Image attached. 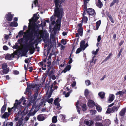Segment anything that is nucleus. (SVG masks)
<instances>
[{
	"label": "nucleus",
	"mask_w": 126,
	"mask_h": 126,
	"mask_svg": "<svg viewBox=\"0 0 126 126\" xmlns=\"http://www.w3.org/2000/svg\"><path fill=\"white\" fill-rule=\"evenodd\" d=\"M36 13L29 20L28 29L24 37L25 39H49V34L45 30H40L36 22L39 18Z\"/></svg>",
	"instance_id": "obj_1"
},
{
	"label": "nucleus",
	"mask_w": 126,
	"mask_h": 126,
	"mask_svg": "<svg viewBox=\"0 0 126 126\" xmlns=\"http://www.w3.org/2000/svg\"><path fill=\"white\" fill-rule=\"evenodd\" d=\"M55 10L56 9L54 10L55 15L57 17L58 19L56 22H55L54 20H53L52 21L51 23V24L53 25H54L55 23H56L53 29L54 33L55 34L58 31H59L60 30L61 27V23L62 17V15L60 13V10H59L60 13V15L59 16H58L55 13Z\"/></svg>",
	"instance_id": "obj_2"
},
{
	"label": "nucleus",
	"mask_w": 126,
	"mask_h": 126,
	"mask_svg": "<svg viewBox=\"0 0 126 126\" xmlns=\"http://www.w3.org/2000/svg\"><path fill=\"white\" fill-rule=\"evenodd\" d=\"M45 43L44 48L47 46V51H49L51 48L55 45L56 40H42Z\"/></svg>",
	"instance_id": "obj_3"
},
{
	"label": "nucleus",
	"mask_w": 126,
	"mask_h": 126,
	"mask_svg": "<svg viewBox=\"0 0 126 126\" xmlns=\"http://www.w3.org/2000/svg\"><path fill=\"white\" fill-rule=\"evenodd\" d=\"M21 107V102H18V100H16L15 101V103L14 104L13 107L12 108L9 107L8 108V113H11V111L15 112L16 111V109H19Z\"/></svg>",
	"instance_id": "obj_4"
},
{
	"label": "nucleus",
	"mask_w": 126,
	"mask_h": 126,
	"mask_svg": "<svg viewBox=\"0 0 126 126\" xmlns=\"http://www.w3.org/2000/svg\"><path fill=\"white\" fill-rule=\"evenodd\" d=\"M53 0L55 3V6L56 7L55 13L58 16H59L60 13L59 6L60 7V5L64 1L63 0Z\"/></svg>",
	"instance_id": "obj_5"
},
{
	"label": "nucleus",
	"mask_w": 126,
	"mask_h": 126,
	"mask_svg": "<svg viewBox=\"0 0 126 126\" xmlns=\"http://www.w3.org/2000/svg\"><path fill=\"white\" fill-rule=\"evenodd\" d=\"M33 40H30L28 43H25V46L26 48L28 49H30L33 48L34 47V45L35 43L32 42V41Z\"/></svg>",
	"instance_id": "obj_6"
},
{
	"label": "nucleus",
	"mask_w": 126,
	"mask_h": 126,
	"mask_svg": "<svg viewBox=\"0 0 126 126\" xmlns=\"http://www.w3.org/2000/svg\"><path fill=\"white\" fill-rule=\"evenodd\" d=\"M119 107V106L117 107L114 106L112 108H108L106 112L109 114L114 112L116 111H117Z\"/></svg>",
	"instance_id": "obj_7"
},
{
	"label": "nucleus",
	"mask_w": 126,
	"mask_h": 126,
	"mask_svg": "<svg viewBox=\"0 0 126 126\" xmlns=\"http://www.w3.org/2000/svg\"><path fill=\"white\" fill-rule=\"evenodd\" d=\"M83 12L85 14L87 13L88 14L91 16H93L96 14L95 10L91 8H88L87 10H84Z\"/></svg>",
	"instance_id": "obj_8"
},
{
	"label": "nucleus",
	"mask_w": 126,
	"mask_h": 126,
	"mask_svg": "<svg viewBox=\"0 0 126 126\" xmlns=\"http://www.w3.org/2000/svg\"><path fill=\"white\" fill-rule=\"evenodd\" d=\"M61 99H60L59 97L56 98L54 100V104L56 106H57L58 109H61L62 108L60 106V104L59 103Z\"/></svg>",
	"instance_id": "obj_9"
},
{
	"label": "nucleus",
	"mask_w": 126,
	"mask_h": 126,
	"mask_svg": "<svg viewBox=\"0 0 126 126\" xmlns=\"http://www.w3.org/2000/svg\"><path fill=\"white\" fill-rule=\"evenodd\" d=\"M27 32H27H24L23 31H19L18 33V35H17L16 36V38H17L19 37L20 38L22 37L23 36V34H24L25 35V33ZM25 35L23 36V37L21 38H20L18 39H25V38L24 37V36Z\"/></svg>",
	"instance_id": "obj_10"
},
{
	"label": "nucleus",
	"mask_w": 126,
	"mask_h": 126,
	"mask_svg": "<svg viewBox=\"0 0 126 126\" xmlns=\"http://www.w3.org/2000/svg\"><path fill=\"white\" fill-rule=\"evenodd\" d=\"M85 41L84 40H82L80 43V47L82 48L83 50H84L85 48L87 47L88 45L87 43H86L85 45Z\"/></svg>",
	"instance_id": "obj_11"
},
{
	"label": "nucleus",
	"mask_w": 126,
	"mask_h": 126,
	"mask_svg": "<svg viewBox=\"0 0 126 126\" xmlns=\"http://www.w3.org/2000/svg\"><path fill=\"white\" fill-rule=\"evenodd\" d=\"M87 105L90 108H92L95 106V102L92 100L90 99L87 103Z\"/></svg>",
	"instance_id": "obj_12"
},
{
	"label": "nucleus",
	"mask_w": 126,
	"mask_h": 126,
	"mask_svg": "<svg viewBox=\"0 0 126 126\" xmlns=\"http://www.w3.org/2000/svg\"><path fill=\"white\" fill-rule=\"evenodd\" d=\"M13 17V16L11 14L10 12L8 13L5 16L6 19L9 21H11Z\"/></svg>",
	"instance_id": "obj_13"
},
{
	"label": "nucleus",
	"mask_w": 126,
	"mask_h": 126,
	"mask_svg": "<svg viewBox=\"0 0 126 126\" xmlns=\"http://www.w3.org/2000/svg\"><path fill=\"white\" fill-rule=\"evenodd\" d=\"M38 120L40 121H41L44 120L45 118L44 115L43 114H40L38 115L37 117Z\"/></svg>",
	"instance_id": "obj_14"
},
{
	"label": "nucleus",
	"mask_w": 126,
	"mask_h": 126,
	"mask_svg": "<svg viewBox=\"0 0 126 126\" xmlns=\"http://www.w3.org/2000/svg\"><path fill=\"white\" fill-rule=\"evenodd\" d=\"M78 32L79 33L81 34L82 35L83 29L82 26V24L81 23L78 24Z\"/></svg>",
	"instance_id": "obj_15"
},
{
	"label": "nucleus",
	"mask_w": 126,
	"mask_h": 126,
	"mask_svg": "<svg viewBox=\"0 0 126 126\" xmlns=\"http://www.w3.org/2000/svg\"><path fill=\"white\" fill-rule=\"evenodd\" d=\"M14 57V55L13 54H7L5 57V59L8 60H11L12 58Z\"/></svg>",
	"instance_id": "obj_16"
},
{
	"label": "nucleus",
	"mask_w": 126,
	"mask_h": 126,
	"mask_svg": "<svg viewBox=\"0 0 126 126\" xmlns=\"http://www.w3.org/2000/svg\"><path fill=\"white\" fill-rule=\"evenodd\" d=\"M65 116L64 115L60 114L58 116V119L61 122H65Z\"/></svg>",
	"instance_id": "obj_17"
},
{
	"label": "nucleus",
	"mask_w": 126,
	"mask_h": 126,
	"mask_svg": "<svg viewBox=\"0 0 126 126\" xmlns=\"http://www.w3.org/2000/svg\"><path fill=\"white\" fill-rule=\"evenodd\" d=\"M126 111V108H123L119 112V115L122 117H124Z\"/></svg>",
	"instance_id": "obj_18"
},
{
	"label": "nucleus",
	"mask_w": 126,
	"mask_h": 126,
	"mask_svg": "<svg viewBox=\"0 0 126 126\" xmlns=\"http://www.w3.org/2000/svg\"><path fill=\"white\" fill-rule=\"evenodd\" d=\"M27 113V112H25V110H24L22 111H21L20 110H19L18 111L17 114L18 116H23L26 115Z\"/></svg>",
	"instance_id": "obj_19"
},
{
	"label": "nucleus",
	"mask_w": 126,
	"mask_h": 126,
	"mask_svg": "<svg viewBox=\"0 0 126 126\" xmlns=\"http://www.w3.org/2000/svg\"><path fill=\"white\" fill-rule=\"evenodd\" d=\"M101 21L100 20L97 21L96 23V27H94V29L95 30H97L101 24Z\"/></svg>",
	"instance_id": "obj_20"
},
{
	"label": "nucleus",
	"mask_w": 126,
	"mask_h": 126,
	"mask_svg": "<svg viewBox=\"0 0 126 126\" xmlns=\"http://www.w3.org/2000/svg\"><path fill=\"white\" fill-rule=\"evenodd\" d=\"M23 119L22 118H20L18 120V122L16 125V126H23Z\"/></svg>",
	"instance_id": "obj_21"
},
{
	"label": "nucleus",
	"mask_w": 126,
	"mask_h": 126,
	"mask_svg": "<svg viewBox=\"0 0 126 126\" xmlns=\"http://www.w3.org/2000/svg\"><path fill=\"white\" fill-rule=\"evenodd\" d=\"M71 67L70 65L69 64L67 65L63 71L64 73H66L67 71L69 70Z\"/></svg>",
	"instance_id": "obj_22"
},
{
	"label": "nucleus",
	"mask_w": 126,
	"mask_h": 126,
	"mask_svg": "<svg viewBox=\"0 0 126 126\" xmlns=\"http://www.w3.org/2000/svg\"><path fill=\"white\" fill-rule=\"evenodd\" d=\"M11 113H9L8 112H5L1 116L2 118H8L9 116Z\"/></svg>",
	"instance_id": "obj_23"
},
{
	"label": "nucleus",
	"mask_w": 126,
	"mask_h": 126,
	"mask_svg": "<svg viewBox=\"0 0 126 126\" xmlns=\"http://www.w3.org/2000/svg\"><path fill=\"white\" fill-rule=\"evenodd\" d=\"M7 104H4L2 107L1 110V112L2 113H4L6 109Z\"/></svg>",
	"instance_id": "obj_24"
},
{
	"label": "nucleus",
	"mask_w": 126,
	"mask_h": 126,
	"mask_svg": "<svg viewBox=\"0 0 126 126\" xmlns=\"http://www.w3.org/2000/svg\"><path fill=\"white\" fill-rule=\"evenodd\" d=\"M85 14V13H84V12H83L82 15L83 16L82 19V20L84 22L86 23H87L88 20V18L87 17L84 16Z\"/></svg>",
	"instance_id": "obj_25"
},
{
	"label": "nucleus",
	"mask_w": 126,
	"mask_h": 126,
	"mask_svg": "<svg viewBox=\"0 0 126 126\" xmlns=\"http://www.w3.org/2000/svg\"><path fill=\"white\" fill-rule=\"evenodd\" d=\"M28 51V50L26 48L22 50L21 52L22 54L24 56H26V57H27V56H26V55Z\"/></svg>",
	"instance_id": "obj_26"
},
{
	"label": "nucleus",
	"mask_w": 126,
	"mask_h": 126,
	"mask_svg": "<svg viewBox=\"0 0 126 126\" xmlns=\"http://www.w3.org/2000/svg\"><path fill=\"white\" fill-rule=\"evenodd\" d=\"M10 26L12 27H16L17 26L18 24L17 22L13 21L11 22Z\"/></svg>",
	"instance_id": "obj_27"
},
{
	"label": "nucleus",
	"mask_w": 126,
	"mask_h": 126,
	"mask_svg": "<svg viewBox=\"0 0 126 126\" xmlns=\"http://www.w3.org/2000/svg\"><path fill=\"white\" fill-rule=\"evenodd\" d=\"M12 34L9 33L8 34H5L4 35V38L5 39H10L11 37H12Z\"/></svg>",
	"instance_id": "obj_28"
},
{
	"label": "nucleus",
	"mask_w": 126,
	"mask_h": 126,
	"mask_svg": "<svg viewBox=\"0 0 126 126\" xmlns=\"http://www.w3.org/2000/svg\"><path fill=\"white\" fill-rule=\"evenodd\" d=\"M103 4L100 0H98L96 6L99 8H101L103 6Z\"/></svg>",
	"instance_id": "obj_29"
},
{
	"label": "nucleus",
	"mask_w": 126,
	"mask_h": 126,
	"mask_svg": "<svg viewBox=\"0 0 126 126\" xmlns=\"http://www.w3.org/2000/svg\"><path fill=\"white\" fill-rule=\"evenodd\" d=\"M81 107L82 108V110L83 111H86L87 109V107L86 104H83L81 105Z\"/></svg>",
	"instance_id": "obj_30"
},
{
	"label": "nucleus",
	"mask_w": 126,
	"mask_h": 126,
	"mask_svg": "<svg viewBox=\"0 0 126 126\" xmlns=\"http://www.w3.org/2000/svg\"><path fill=\"white\" fill-rule=\"evenodd\" d=\"M115 96L113 94H111L109 96V101L110 102H112L114 99Z\"/></svg>",
	"instance_id": "obj_31"
},
{
	"label": "nucleus",
	"mask_w": 126,
	"mask_h": 126,
	"mask_svg": "<svg viewBox=\"0 0 126 126\" xmlns=\"http://www.w3.org/2000/svg\"><path fill=\"white\" fill-rule=\"evenodd\" d=\"M119 0H114L111 3L110 5V7L112 6L114 4L117 3V4L119 2Z\"/></svg>",
	"instance_id": "obj_32"
},
{
	"label": "nucleus",
	"mask_w": 126,
	"mask_h": 126,
	"mask_svg": "<svg viewBox=\"0 0 126 126\" xmlns=\"http://www.w3.org/2000/svg\"><path fill=\"white\" fill-rule=\"evenodd\" d=\"M37 108V107L36 106H35V105H34V104H33L32 106L31 110H33L34 109H35L34 111L35 112V113L36 112H37V110L39 109H38V108H37L38 109L37 110L36 108Z\"/></svg>",
	"instance_id": "obj_33"
},
{
	"label": "nucleus",
	"mask_w": 126,
	"mask_h": 126,
	"mask_svg": "<svg viewBox=\"0 0 126 126\" xmlns=\"http://www.w3.org/2000/svg\"><path fill=\"white\" fill-rule=\"evenodd\" d=\"M98 95L101 99H103L104 98L105 96V94L104 92H101L99 93Z\"/></svg>",
	"instance_id": "obj_34"
},
{
	"label": "nucleus",
	"mask_w": 126,
	"mask_h": 126,
	"mask_svg": "<svg viewBox=\"0 0 126 126\" xmlns=\"http://www.w3.org/2000/svg\"><path fill=\"white\" fill-rule=\"evenodd\" d=\"M84 1V4L82 5V7L84 8V10H87V3H88V2H86V1Z\"/></svg>",
	"instance_id": "obj_35"
},
{
	"label": "nucleus",
	"mask_w": 126,
	"mask_h": 126,
	"mask_svg": "<svg viewBox=\"0 0 126 126\" xmlns=\"http://www.w3.org/2000/svg\"><path fill=\"white\" fill-rule=\"evenodd\" d=\"M37 98L34 97H32L31 100V102L32 103V104H34V105H35L36 103V99Z\"/></svg>",
	"instance_id": "obj_36"
},
{
	"label": "nucleus",
	"mask_w": 126,
	"mask_h": 126,
	"mask_svg": "<svg viewBox=\"0 0 126 126\" xmlns=\"http://www.w3.org/2000/svg\"><path fill=\"white\" fill-rule=\"evenodd\" d=\"M47 74V75L49 77L51 78V75H52L54 74V72H53V70H52L51 71L49 72Z\"/></svg>",
	"instance_id": "obj_37"
},
{
	"label": "nucleus",
	"mask_w": 126,
	"mask_h": 126,
	"mask_svg": "<svg viewBox=\"0 0 126 126\" xmlns=\"http://www.w3.org/2000/svg\"><path fill=\"white\" fill-rule=\"evenodd\" d=\"M29 50H30L29 52L31 54H32L34 52L35 50V48L34 47L30 49H29Z\"/></svg>",
	"instance_id": "obj_38"
},
{
	"label": "nucleus",
	"mask_w": 126,
	"mask_h": 126,
	"mask_svg": "<svg viewBox=\"0 0 126 126\" xmlns=\"http://www.w3.org/2000/svg\"><path fill=\"white\" fill-rule=\"evenodd\" d=\"M9 69L8 68H6L2 70V72L3 74H6L9 72Z\"/></svg>",
	"instance_id": "obj_39"
},
{
	"label": "nucleus",
	"mask_w": 126,
	"mask_h": 126,
	"mask_svg": "<svg viewBox=\"0 0 126 126\" xmlns=\"http://www.w3.org/2000/svg\"><path fill=\"white\" fill-rule=\"evenodd\" d=\"M108 17L111 22L112 23H114V21L112 16L111 15H109L108 16Z\"/></svg>",
	"instance_id": "obj_40"
},
{
	"label": "nucleus",
	"mask_w": 126,
	"mask_h": 126,
	"mask_svg": "<svg viewBox=\"0 0 126 126\" xmlns=\"http://www.w3.org/2000/svg\"><path fill=\"white\" fill-rule=\"evenodd\" d=\"M57 117L55 116H54L52 118V122L53 123H55L57 121Z\"/></svg>",
	"instance_id": "obj_41"
},
{
	"label": "nucleus",
	"mask_w": 126,
	"mask_h": 126,
	"mask_svg": "<svg viewBox=\"0 0 126 126\" xmlns=\"http://www.w3.org/2000/svg\"><path fill=\"white\" fill-rule=\"evenodd\" d=\"M96 59H95V55L93 57L91 61H90L91 63H94V64H95L96 61Z\"/></svg>",
	"instance_id": "obj_42"
},
{
	"label": "nucleus",
	"mask_w": 126,
	"mask_h": 126,
	"mask_svg": "<svg viewBox=\"0 0 126 126\" xmlns=\"http://www.w3.org/2000/svg\"><path fill=\"white\" fill-rule=\"evenodd\" d=\"M96 108L97 110L99 112H100L101 111L102 108L99 105H95Z\"/></svg>",
	"instance_id": "obj_43"
},
{
	"label": "nucleus",
	"mask_w": 126,
	"mask_h": 126,
	"mask_svg": "<svg viewBox=\"0 0 126 126\" xmlns=\"http://www.w3.org/2000/svg\"><path fill=\"white\" fill-rule=\"evenodd\" d=\"M19 47L18 45V43H16L15 44V45L13 46L12 47L13 49H16L18 48Z\"/></svg>",
	"instance_id": "obj_44"
},
{
	"label": "nucleus",
	"mask_w": 126,
	"mask_h": 126,
	"mask_svg": "<svg viewBox=\"0 0 126 126\" xmlns=\"http://www.w3.org/2000/svg\"><path fill=\"white\" fill-rule=\"evenodd\" d=\"M53 100V99L52 98H51L49 99H46L45 100V101H47L48 103L49 104H52Z\"/></svg>",
	"instance_id": "obj_45"
},
{
	"label": "nucleus",
	"mask_w": 126,
	"mask_h": 126,
	"mask_svg": "<svg viewBox=\"0 0 126 126\" xmlns=\"http://www.w3.org/2000/svg\"><path fill=\"white\" fill-rule=\"evenodd\" d=\"M79 103L78 102L76 104V107L77 108V111L79 113V114H80V108L78 106Z\"/></svg>",
	"instance_id": "obj_46"
},
{
	"label": "nucleus",
	"mask_w": 126,
	"mask_h": 126,
	"mask_svg": "<svg viewBox=\"0 0 126 126\" xmlns=\"http://www.w3.org/2000/svg\"><path fill=\"white\" fill-rule=\"evenodd\" d=\"M35 41L33 43H35V44H36L35 45V48L38 47L37 45L38 44V43L37 42V41H38L39 42H40L42 40H34Z\"/></svg>",
	"instance_id": "obj_47"
},
{
	"label": "nucleus",
	"mask_w": 126,
	"mask_h": 126,
	"mask_svg": "<svg viewBox=\"0 0 126 126\" xmlns=\"http://www.w3.org/2000/svg\"><path fill=\"white\" fill-rule=\"evenodd\" d=\"M85 83L86 85L87 86L90 85L91 84V83L89 80H87L85 81Z\"/></svg>",
	"instance_id": "obj_48"
},
{
	"label": "nucleus",
	"mask_w": 126,
	"mask_h": 126,
	"mask_svg": "<svg viewBox=\"0 0 126 126\" xmlns=\"http://www.w3.org/2000/svg\"><path fill=\"white\" fill-rule=\"evenodd\" d=\"M82 49V48L81 47H80L78 48L76 51V54H78L81 51Z\"/></svg>",
	"instance_id": "obj_49"
},
{
	"label": "nucleus",
	"mask_w": 126,
	"mask_h": 126,
	"mask_svg": "<svg viewBox=\"0 0 126 126\" xmlns=\"http://www.w3.org/2000/svg\"><path fill=\"white\" fill-rule=\"evenodd\" d=\"M7 67V65L6 63H4L2 64V68L5 69Z\"/></svg>",
	"instance_id": "obj_50"
},
{
	"label": "nucleus",
	"mask_w": 126,
	"mask_h": 126,
	"mask_svg": "<svg viewBox=\"0 0 126 126\" xmlns=\"http://www.w3.org/2000/svg\"><path fill=\"white\" fill-rule=\"evenodd\" d=\"M32 88L30 85H28L27 88L26 89V92H29L30 90Z\"/></svg>",
	"instance_id": "obj_51"
},
{
	"label": "nucleus",
	"mask_w": 126,
	"mask_h": 126,
	"mask_svg": "<svg viewBox=\"0 0 126 126\" xmlns=\"http://www.w3.org/2000/svg\"><path fill=\"white\" fill-rule=\"evenodd\" d=\"M95 126H103V125L101 123L96 122L95 124Z\"/></svg>",
	"instance_id": "obj_52"
},
{
	"label": "nucleus",
	"mask_w": 126,
	"mask_h": 126,
	"mask_svg": "<svg viewBox=\"0 0 126 126\" xmlns=\"http://www.w3.org/2000/svg\"><path fill=\"white\" fill-rule=\"evenodd\" d=\"M13 123L12 122H9L8 123H7L6 124V126H13Z\"/></svg>",
	"instance_id": "obj_53"
},
{
	"label": "nucleus",
	"mask_w": 126,
	"mask_h": 126,
	"mask_svg": "<svg viewBox=\"0 0 126 126\" xmlns=\"http://www.w3.org/2000/svg\"><path fill=\"white\" fill-rule=\"evenodd\" d=\"M71 54H70V56L69 57V60L68 62V63L69 64H71V63L73 62L72 58H71Z\"/></svg>",
	"instance_id": "obj_54"
},
{
	"label": "nucleus",
	"mask_w": 126,
	"mask_h": 126,
	"mask_svg": "<svg viewBox=\"0 0 126 126\" xmlns=\"http://www.w3.org/2000/svg\"><path fill=\"white\" fill-rule=\"evenodd\" d=\"M84 123L87 125H88L90 124V122L87 120H85L84 121Z\"/></svg>",
	"instance_id": "obj_55"
},
{
	"label": "nucleus",
	"mask_w": 126,
	"mask_h": 126,
	"mask_svg": "<svg viewBox=\"0 0 126 126\" xmlns=\"http://www.w3.org/2000/svg\"><path fill=\"white\" fill-rule=\"evenodd\" d=\"M38 0H35L33 1V3L35 5V7H36L37 6V4H38Z\"/></svg>",
	"instance_id": "obj_56"
},
{
	"label": "nucleus",
	"mask_w": 126,
	"mask_h": 126,
	"mask_svg": "<svg viewBox=\"0 0 126 126\" xmlns=\"http://www.w3.org/2000/svg\"><path fill=\"white\" fill-rule=\"evenodd\" d=\"M89 94V92L88 90L87 89L85 90L84 93L85 95L86 96H87Z\"/></svg>",
	"instance_id": "obj_57"
},
{
	"label": "nucleus",
	"mask_w": 126,
	"mask_h": 126,
	"mask_svg": "<svg viewBox=\"0 0 126 126\" xmlns=\"http://www.w3.org/2000/svg\"><path fill=\"white\" fill-rule=\"evenodd\" d=\"M98 51V49H97L95 51H92V53L93 54H94L95 55H96L97 54Z\"/></svg>",
	"instance_id": "obj_58"
},
{
	"label": "nucleus",
	"mask_w": 126,
	"mask_h": 126,
	"mask_svg": "<svg viewBox=\"0 0 126 126\" xmlns=\"http://www.w3.org/2000/svg\"><path fill=\"white\" fill-rule=\"evenodd\" d=\"M116 94L117 95L119 94L120 96L123 95L122 94V91H119L116 93Z\"/></svg>",
	"instance_id": "obj_59"
},
{
	"label": "nucleus",
	"mask_w": 126,
	"mask_h": 126,
	"mask_svg": "<svg viewBox=\"0 0 126 126\" xmlns=\"http://www.w3.org/2000/svg\"><path fill=\"white\" fill-rule=\"evenodd\" d=\"M110 57L108 56L102 62V63H104L106 61L108 60L110 58Z\"/></svg>",
	"instance_id": "obj_60"
},
{
	"label": "nucleus",
	"mask_w": 126,
	"mask_h": 126,
	"mask_svg": "<svg viewBox=\"0 0 126 126\" xmlns=\"http://www.w3.org/2000/svg\"><path fill=\"white\" fill-rule=\"evenodd\" d=\"M3 50H7L8 49V47L5 45L3 46Z\"/></svg>",
	"instance_id": "obj_61"
},
{
	"label": "nucleus",
	"mask_w": 126,
	"mask_h": 126,
	"mask_svg": "<svg viewBox=\"0 0 126 126\" xmlns=\"http://www.w3.org/2000/svg\"><path fill=\"white\" fill-rule=\"evenodd\" d=\"M122 49H121L120 50V51L118 53V55H117V57L118 58H119V57H120L121 54V53H122Z\"/></svg>",
	"instance_id": "obj_62"
},
{
	"label": "nucleus",
	"mask_w": 126,
	"mask_h": 126,
	"mask_svg": "<svg viewBox=\"0 0 126 126\" xmlns=\"http://www.w3.org/2000/svg\"><path fill=\"white\" fill-rule=\"evenodd\" d=\"M19 73V72L18 71L15 70L13 71V73L15 75H18Z\"/></svg>",
	"instance_id": "obj_63"
},
{
	"label": "nucleus",
	"mask_w": 126,
	"mask_h": 126,
	"mask_svg": "<svg viewBox=\"0 0 126 126\" xmlns=\"http://www.w3.org/2000/svg\"><path fill=\"white\" fill-rule=\"evenodd\" d=\"M65 40H61V43L63 45H65L66 43V41H65Z\"/></svg>",
	"instance_id": "obj_64"
}]
</instances>
